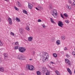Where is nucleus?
<instances>
[{
    "mask_svg": "<svg viewBox=\"0 0 75 75\" xmlns=\"http://www.w3.org/2000/svg\"><path fill=\"white\" fill-rule=\"evenodd\" d=\"M17 5H18V6H19V7H21V4H20V2L18 1L17 3Z\"/></svg>",
    "mask_w": 75,
    "mask_h": 75,
    "instance_id": "obj_22",
    "label": "nucleus"
},
{
    "mask_svg": "<svg viewBox=\"0 0 75 75\" xmlns=\"http://www.w3.org/2000/svg\"><path fill=\"white\" fill-rule=\"evenodd\" d=\"M68 8L69 10H71L72 9V8H71V6H68Z\"/></svg>",
    "mask_w": 75,
    "mask_h": 75,
    "instance_id": "obj_36",
    "label": "nucleus"
},
{
    "mask_svg": "<svg viewBox=\"0 0 75 75\" xmlns=\"http://www.w3.org/2000/svg\"><path fill=\"white\" fill-rule=\"evenodd\" d=\"M50 64H52V65L53 64H54V62H50Z\"/></svg>",
    "mask_w": 75,
    "mask_h": 75,
    "instance_id": "obj_39",
    "label": "nucleus"
},
{
    "mask_svg": "<svg viewBox=\"0 0 75 75\" xmlns=\"http://www.w3.org/2000/svg\"><path fill=\"white\" fill-rule=\"evenodd\" d=\"M72 54L73 55H75V52H72Z\"/></svg>",
    "mask_w": 75,
    "mask_h": 75,
    "instance_id": "obj_44",
    "label": "nucleus"
},
{
    "mask_svg": "<svg viewBox=\"0 0 75 75\" xmlns=\"http://www.w3.org/2000/svg\"><path fill=\"white\" fill-rule=\"evenodd\" d=\"M56 74L57 75H60V74H59V72L58 71H56Z\"/></svg>",
    "mask_w": 75,
    "mask_h": 75,
    "instance_id": "obj_20",
    "label": "nucleus"
},
{
    "mask_svg": "<svg viewBox=\"0 0 75 75\" xmlns=\"http://www.w3.org/2000/svg\"><path fill=\"white\" fill-rule=\"evenodd\" d=\"M33 6L30 3H29L28 5V7L30 9H32Z\"/></svg>",
    "mask_w": 75,
    "mask_h": 75,
    "instance_id": "obj_8",
    "label": "nucleus"
},
{
    "mask_svg": "<svg viewBox=\"0 0 75 75\" xmlns=\"http://www.w3.org/2000/svg\"><path fill=\"white\" fill-rule=\"evenodd\" d=\"M51 40L52 41V42H54V41H55V38H54V37L52 38Z\"/></svg>",
    "mask_w": 75,
    "mask_h": 75,
    "instance_id": "obj_19",
    "label": "nucleus"
},
{
    "mask_svg": "<svg viewBox=\"0 0 75 75\" xmlns=\"http://www.w3.org/2000/svg\"><path fill=\"white\" fill-rule=\"evenodd\" d=\"M13 44H15V45H18V42H17L15 43H13Z\"/></svg>",
    "mask_w": 75,
    "mask_h": 75,
    "instance_id": "obj_31",
    "label": "nucleus"
},
{
    "mask_svg": "<svg viewBox=\"0 0 75 75\" xmlns=\"http://www.w3.org/2000/svg\"><path fill=\"white\" fill-rule=\"evenodd\" d=\"M66 56L67 57V58H69V57H70V56H69V55L68 54H67Z\"/></svg>",
    "mask_w": 75,
    "mask_h": 75,
    "instance_id": "obj_41",
    "label": "nucleus"
},
{
    "mask_svg": "<svg viewBox=\"0 0 75 75\" xmlns=\"http://www.w3.org/2000/svg\"><path fill=\"white\" fill-rule=\"evenodd\" d=\"M64 16L65 17H68V14L67 13H65L64 14Z\"/></svg>",
    "mask_w": 75,
    "mask_h": 75,
    "instance_id": "obj_26",
    "label": "nucleus"
},
{
    "mask_svg": "<svg viewBox=\"0 0 75 75\" xmlns=\"http://www.w3.org/2000/svg\"><path fill=\"white\" fill-rule=\"evenodd\" d=\"M42 72L43 73H45V71L44 70H42Z\"/></svg>",
    "mask_w": 75,
    "mask_h": 75,
    "instance_id": "obj_48",
    "label": "nucleus"
},
{
    "mask_svg": "<svg viewBox=\"0 0 75 75\" xmlns=\"http://www.w3.org/2000/svg\"><path fill=\"white\" fill-rule=\"evenodd\" d=\"M3 45V43L0 40V46H2Z\"/></svg>",
    "mask_w": 75,
    "mask_h": 75,
    "instance_id": "obj_35",
    "label": "nucleus"
},
{
    "mask_svg": "<svg viewBox=\"0 0 75 75\" xmlns=\"http://www.w3.org/2000/svg\"><path fill=\"white\" fill-rule=\"evenodd\" d=\"M73 5L74 6H75V1H74L73 4Z\"/></svg>",
    "mask_w": 75,
    "mask_h": 75,
    "instance_id": "obj_46",
    "label": "nucleus"
},
{
    "mask_svg": "<svg viewBox=\"0 0 75 75\" xmlns=\"http://www.w3.org/2000/svg\"><path fill=\"white\" fill-rule=\"evenodd\" d=\"M2 61V60H1V58L0 57V63H1Z\"/></svg>",
    "mask_w": 75,
    "mask_h": 75,
    "instance_id": "obj_47",
    "label": "nucleus"
},
{
    "mask_svg": "<svg viewBox=\"0 0 75 75\" xmlns=\"http://www.w3.org/2000/svg\"><path fill=\"white\" fill-rule=\"evenodd\" d=\"M25 49L23 47H20L19 48V51L20 52H24L25 51Z\"/></svg>",
    "mask_w": 75,
    "mask_h": 75,
    "instance_id": "obj_4",
    "label": "nucleus"
},
{
    "mask_svg": "<svg viewBox=\"0 0 75 75\" xmlns=\"http://www.w3.org/2000/svg\"><path fill=\"white\" fill-rule=\"evenodd\" d=\"M23 13L26 14H28V12H27V11L25 10H23Z\"/></svg>",
    "mask_w": 75,
    "mask_h": 75,
    "instance_id": "obj_18",
    "label": "nucleus"
},
{
    "mask_svg": "<svg viewBox=\"0 0 75 75\" xmlns=\"http://www.w3.org/2000/svg\"><path fill=\"white\" fill-rule=\"evenodd\" d=\"M10 35H12L13 36H14V33L12 32H10Z\"/></svg>",
    "mask_w": 75,
    "mask_h": 75,
    "instance_id": "obj_29",
    "label": "nucleus"
},
{
    "mask_svg": "<svg viewBox=\"0 0 75 75\" xmlns=\"http://www.w3.org/2000/svg\"><path fill=\"white\" fill-rule=\"evenodd\" d=\"M38 22H41V19H39L38 20Z\"/></svg>",
    "mask_w": 75,
    "mask_h": 75,
    "instance_id": "obj_43",
    "label": "nucleus"
},
{
    "mask_svg": "<svg viewBox=\"0 0 75 75\" xmlns=\"http://www.w3.org/2000/svg\"><path fill=\"white\" fill-rule=\"evenodd\" d=\"M61 17L63 18H64V16H63L62 15V16H61Z\"/></svg>",
    "mask_w": 75,
    "mask_h": 75,
    "instance_id": "obj_51",
    "label": "nucleus"
},
{
    "mask_svg": "<svg viewBox=\"0 0 75 75\" xmlns=\"http://www.w3.org/2000/svg\"><path fill=\"white\" fill-rule=\"evenodd\" d=\"M52 6L51 5H50L49 6V9L50 10H51V9H52Z\"/></svg>",
    "mask_w": 75,
    "mask_h": 75,
    "instance_id": "obj_32",
    "label": "nucleus"
},
{
    "mask_svg": "<svg viewBox=\"0 0 75 75\" xmlns=\"http://www.w3.org/2000/svg\"><path fill=\"white\" fill-rule=\"evenodd\" d=\"M68 3H69L70 4H71L72 3V1L71 0H69L68 1Z\"/></svg>",
    "mask_w": 75,
    "mask_h": 75,
    "instance_id": "obj_38",
    "label": "nucleus"
},
{
    "mask_svg": "<svg viewBox=\"0 0 75 75\" xmlns=\"http://www.w3.org/2000/svg\"><path fill=\"white\" fill-rule=\"evenodd\" d=\"M65 23H66L67 24H68L69 23V21L68 20H65Z\"/></svg>",
    "mask_w": 75,
    "mask_h": 75,
    "instance_id": "obj_33",
    "label": "nucleus"
},
{
    "mask_svg": "<svg viewBox=\"0 0 75 75\" xmlns=\"http://www.w3.org/2000/svg\"><path fill=\"white\" fill-rule=\"evenodd\" d=\"M57 11L55 9H54L52 11V14L54 18H56L57 16Z\"/></svg>",
    "mask_w": 75,
    "mask_h": 75,
    "instance_id": "obj_3",
    "label": "nucleus"
},
{
    "mask_svg": "<svg viewBox=\"0 0 75 75\" xmlns=\"http://www.w3.org/2000/svg\"><path fill=\"white\" fill-rule=\"evenodd\" d=\"M26 67L27 69L30 71H33L35 69V67L33 65L27 64Z\"/></svg>",
    "mask_w": 75,
    "mask_h": 75,
    "instance_id": "obj_2",
    "label": "nucleus"
},
{
    "mask_svg": "<svg viewBox=\"0 0 75 75\" xmlns=\"http://www.w3.org/2000/svg\"><path fill=\"white\" fill-rule=\"evenodd\" d=\"M67 70L68 72L70 75H71V74H72V71H71V70H70V69H69V68H67Z\"/></svg>",
    "mask_w": 75,
    "mask_h": 75,
    "instance_id": "obj_11",
    "label": "nucleus"
},
{
    "mask_svg": "<svg viewBox=\"0 0 75 75\" xmlns=\"http://www.w3.org/2000/svg\"><path fill=\"white\" fill-rule=\"evenodd\" d=\"M37 74V75H41V72L40 71H37L36 72Z\"/></svg>",
    "mask_w": 75,
    "mask_h": 75,
    "instance_id": "obj_16",
    "label": "nucleus"
},
{
    "mask_svg": "<svg viewBox=\"0 0 75 75\" xmlns=\"http://www.w3.org/2000/svg\"><path fill=\"white\" fill-rule=\"evenodd\" d=\"M3 55L5 58H7L8 57V54L7 53H5L3 54Z\"/></svg>",
    "mask_w": 75,
    "mask_h": 75,
    "instance_id": "obj_15",
    "label": "nucleus"
},
{
    "mask_svg": "<svg viewBox=\"0 0 75 75\" xmlns=\"http://www.w3.org/2000/svg\"><path fill=\"white\" fill-rule=\"evenodd\" d=\"M50 74V73L49 71H47V73H46V75H49Z\"/></svg>",
    "mask_w": 75,
    "mask_h": 75,
    "instance_id": "obj_25",
    "label": "nucleus"
},
{
    "mask_svg": "<svg viewBox=\"0 0 75 75\" xmlns=\"http://www.w3.org/2000/svg\"><path fill=\"white\" fill-rule=\"evenodd\" d=\"M36 9V10H39V9L38 8H37L36 7L35 8Z\"/></svg>",
    "mask_w": 75,
    "mask_h": 75,
    "instance_id": "obj_50",
    "label": "nucleus"
},
{
    "mask_svg": "<svg viewBox=\"0 0 75 75\" xmlns=\"http://www.w3.org/2000/svg\"><path fill=\"white\" fill-rule=\"evenodd\" d=\"M60 15L61 17H62V14H60Z\"/></svg>",
    "mask_w": 75,
    "mask_h": 75,
    "instance_id": "obj_52",
    "label": "nucleus"
},
{
    "mask_svg": "<svg viewBox=\"0 0 75 75\" xmlns=\"http://www.w3.org/2000/svg\"><path fill=\"white\" fill-rule=\"evenodd\" d=\"M65 62L67 64H68L69 65H71V62H70V61H69V59H66Z\"/></svg>",
    "mask_w": 75,
    "mask_h": 75,
    "instance_id": "obj_6",
    "label": "nucleus"
},
{
    "mask_svg": "<svg viewBox=\"0 0 75 75\" xmlns=\"http://www.w3.org/2000/svg\"><path fill=\"white\" fill-rule=\"evenodd\" d=\"M14 8L16 10H17V11H18L19 9H18V8H17L15 6L14 7Z\"/></svg>",
    "mask_w": 75,
    "mask_h": 75,
    "instance_id": "obj_34",
    "label": "nucleus"
},
{
    "mask_svg": "<svg viewBox=\"0 0 75 75\" xmlns=\"http://www.w3.org/2000/svg\"><path fill=\"white\" fill-rule=\"evenodd\" d=\"M42 26L43 27V28H46V27L45 26V25H44V24H43L42 25Z\"/></svg>",
    "mask_w": 75,
    "mask_h": 75,
    "instance_id": "obj_40",
    "label": "nucleus"
},
{
    "mask_svg": "<svg viewBox=\"0 0 75 75\" xmlns=\"http://www.w3.org/2000/svg\"><path fill=\"white\" fill-rule=\"evenodd\" d=\"M62 39L63 40H64L65 39V37L64 36H62Z\"/></svg>",
    "mask_w": 75,
    "mask_h": 75,
    "instance_id": "obj_27",
    "label": "nucleus"
},
{
    "mask_svg": "<svg viewBox=\"0 0 75 75\" xmlns=\"http://www.w3.org/2000/svg\"><path fill=\"white\" fill-rule=\"evenodd\" d=\"M33 38V37H30L28 38V41H32Z\"/></svg>",
    "mask_w": 75,
    "mask_h": 75,
    "instance_id": "obj_12",
    "label": "nucleus"
},
{
    "mask_svg": "<svg viewBox=\"0 0 75 75\" xmlns=\"http://www.w3.org/2000/svg\"><path fill=\"white\" fill-rule=\"evenodd\" d=\"M43 70H44L45 72V71H48L47 70V69L45 68H44V69H43Z\"/></svg>",
    "mask_w": 75,
    "mask_h": 75,
    "instance_id": "obj_37",
    "label": "nucleus"
},
{
    "mask_svg": "<svg viewBox=\"0 0 75 75\" xmlns=\"http://www.w3.org/2000/svg\"><path fill=\"white\" fill-rule=\"evenodd\" d=\"M58 25L60 27H62V25H64V24L61 21H59L58 23Z\"/></svg>",
    "mask_w": 75,
    "mask_h": 75,
    "instance_id": "obj_7",
    "label": "nucleus"
},
{
    "mask_svg": "<svg viewBox=\"0 0 75 75\" xmlns=\"http://www.w3.org/2000/svg\"><path fill=\"white\" fill-rule=\"evenodd\" d=\"M16 20L18 22H20V20L19 18H16Z\"/></svg>",
    "mask_w": 75,
    "mask_h": 75,
    "instance_id": "obj_21",
    "label": "nucleus"
},
{
    "mask_svg": "<svg viewBox=\"0 0 75 75\" xmlns=\"http://www.w3.org/2000/svg\"><path fill=\"white\" fill-rule=\"evenodd\" d=\"M38 7L39 8H40V9H42V7L41 6H40V5H38Z\"/></svg>",
    "mask_w": 75,
    "mask_h": 75,
    "instance_id": "obj_30",
    "label": "nucleus"
},
{
    "mask_svg": "<svg viewBox=\"0 0 75 75\" xmlns=\"http://www.w3.org/2000/svg\"><path fill=\"white\" fill-rule=\"evenodd\" d=\"M64 50L66 51V50H68V49L67 47H64Z\"/></svg>",
    "mask_w": 75,
    "mask_h": 75,
    "instance_id": "obj_45",
    "label": "nucleus"
},
{
    "mask_svg": "<svg viewBox=\"0 0 75 75\" xmlns=\"http://www.w3.org/2000/svg\"><path fill=\"white\" fill-rule=\"evenodd\" d=\"M5 1H8V0H4Z\"/></svg>",
    "mask_w": 75,
    "mask_h": 75,
    "instance_id": "obj_53",
    "label": "nucleus"
},
{
    "mask_svg": "<svg viewBox=\"0 0 75 75\" xmlns=\"http://www.w3.org/2000/svg\"><path fill=\"white\" fill-rule=\"evenodd\" d=\"M49 67L51 69H52V70H54V69H53V68H52L50 66H49Z\"/></svg>",
    "mask_w": 75,
    "mask_h": 75,
    "instance_id": "obj_42",
    "label": "nucleus"
},
{
    "mask_svg": "<svg viewBox=\"0 0 75 75\" xmlns=\"http://www.w3.org/2000/svg\"><path fill=\"white\" fill-rule=\"evenodd\" d=\"M35 52H33V55H34V54H35Z\"/></svg>",
    "mask_w": 75,
    "mask_h": 75,
    "instance_id": "obj_49",
    "label": "nucleus"
},
{
    "mask_svg": "<svg viewBox=\"0 0 75 75\" xmlns=\"http://www.w3.org/2000/svg\"><path fill=\"white\" fill-rule=\"evenodd\" d=\"M0 21H1V19L0 18Z\"/></svg>",
    "mask_w": 75,
    "mask_h": 75,
    "instance_id": "obj_55",
    "label": "nucleus"
},
{
    "mask_svg": "<svg viewBox=\"0 0 75 75\" xmlns=\"http://www.w3.org/2000/svg\"><path fill=\"white\" fill-rule=\"evenodd\" d=\"M19 31L21 33H23L24 32V29L23 28H21L19 29Z\"/></svg>",
    "mask_w": 75,
    "mask_h": 75,
    "instance_id": "obj_13",
    "label": "nucleus"
},
{
    "mask_svg": "<svg viewBox=\"0 0 75 75\" xmlns=\"http://www.w3.org/2000/svg\"><path fill=\"white\" fill-rule=\"evenodd\" d=\"M50 21L52 23H53L54 24L55 23V22L54 21V19L51 18H50Z\"/></svg>",
    "mask_w": 75,
    "mask_h": 75,
    "instance_id": "obj_17",
    "label": "nucleus"
},
{
    "mask_svg": "<svg viewBox=\"0 0 75 75\" xmlns=\"http://www.w3.org/2000/svg\"><path fill=\"white\" fill-rule=\"evenodd\" d=\"M30 61H31L32 60V59H30Z\"/></svg>",
    "mask_w": 75,
    "mask_h": 75,
    "instance_id": "obj_54",
    "label": "nucleus"
},
{
    "mask_svg": "<svg viewBox=\"0 0 75 75\" xmlns=\"http://www.w3.org/2000/svg\"><path fill=\"white\" fill-rule=\"evenodd\" d=\"M20 48V47H19V46H15V50H17V49H18V48Z\"/></svg>",
    "mask_w": 75,
    "mask_h": 75,
    "instance_id": "obj_24",
    "label": "nucleus"
},
{
    "mask_svg": "<svg viewBox=\"0 0 75 75\" xmlns=\"http://www.w3.org/2000/svg\"><path fill=\"white\" fill-rule=\"evenodd\" d=\"M53 56L55 58H56V57H57V54H56L54 53V54H53Z\"/></svg>",
    "mask_w": 75,
    "mask_h": 75,
    "instance_id": "obj_28",
    "label": "nucleus"
},
{
    "mask_svg": "<svg viewBox=\"0 0 75 75\" xmlns=\"http://www.w3.org/2000/svg\"><path fill=\"white\" fill-rule=\"evenodd\" d=\"M18 59H20V60H23V59H25V58L22 56V55L21 54H20L18 55Z\"/></svg>",
    "mask_w": 75,
    "mask_h": 75,
    "instance_id": "obj_5",
    "label": "nucleus"
},
{
    "mask_svg": "<svg viewBox=\"0 0 75 75\" xmlns=\"http://www.w3.org/2000/svg\"><path fill=\"white\" fill-rule=\"evenodd\" d=\"M26 29L28 31H29L30 30V28L29 27V26H27L26 28Z\"/></svg>",
    "mask_w": 75,
    "mask_h": 75,
    "instance_id": "obj_23",
    "label": "nucleus"
},
{
    "mask_svg": "<svg viewBox=\"0 0 75 75\" xmlns=\"http://www.w3.org/2000/svg\"><path fill=\"white\" fill-rule=\"evenodd\" d=\"M8 20L9 22V24H12V20L11 19L10 17H8Z\"/></svg>",
    "mask_w": 75,
    "mask_h": 75,
    "instance_id": "obj_10",
    "label": "nucleus"
},
{
    "mask_svg": "<svg viewBox=\"0 0 75 75\" xmlns=\"http://www.w3.org/2000/svg\"><path fill=\"white\" fill-rule=\"evenodd\" d=\"M4 67H3L0 66V71L3 72H4Z\"/></svg>",
    "mask_w": 75,
    "mask_h": 75,
    "instance_id": "obj_9",
    "label": "nucleus"
},
{
    "mask_svg": "<svg viewBox=\"0 0 75 75\" xmlns=\"http://www.w3.org/2000/svg\"><path fill=\"white\" fill-rule=\"evenodd\" d=\"M43 59L42 61L43 62H44L45 61H48L49 56L48 53H43L42 54Z\"/></svg>",
    "mask_w": 75,
    "mask_h": 75,
    "instance_id": "obj_1",
    "label": "nucleus"
},
{
    "mask_svg": "<svg viewBox=\"0 0 75 75\" xmlns=\"http://www.w3.org/2000/svg\"><path fill=\"white\" fill-rule=\"evenodd\" d=\"M56 44L57 45H59L61 44V41L60 40H57L56 41Z\"/></svg>",
    "mask_w": 75,
    "mask_h": 75,
    "instance_id": "obj_14",
    "label": "nucleus"
}]
</instances>
